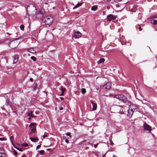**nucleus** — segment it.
Segmentation results:
<instances>
[{
    "label": "nucleus",
    "mask_w": 157,
    "mask_h": 157,
    "mask_svg": "<svg viewBox=\"0 0 157 157\" xmlns=\"http://www.w3.org/2000/svg\"><path fill=\"white\" fill-rule=\"evenodd\" d=\"M116 18V16L112 14L108 15L106 18L107 20L108 21H110L112 20L115 19Z\"/></svg>",
    "instance_id": "obj_9"
},
{
    "label": "nucleus",
    "mask_w": 157,
    "mask_h": 157,
    "mask_svg": "<svg viewBox=\"0 0 157 157\" xmlns=\"http://www.w3.org/2000/svg\"><path fill=\"white\" fill-rule=\"evenodd\" d=\"M44 11L43 9H41L40 11L39 12V13L37 14V17H38L39 16L40 17V19H42L43 15L44 13Z\"/></svg>",
    "instance_id": "obj_11"
},
{
    "label": "nucleus",
    "mask_w": 157,
    "mask_h": 157,
    "mask_svg": "<svg viewBox=\"0 0 157 157\" xmlns=\"http://www.w3.org/2000/svg\"><path fill=\"white\" fill-rule=\"evenodd\" d=\"M105 59L104 58H101L100 60L98 61V64H100L103 63L105 61Z\"/></svg>",
    "instance_id": "obj_18"
},
{
    "label": "nucleus",
    "mask_w": 157,
    "mask_h": 157,
    "mask_svg": "<svg viewBox=\"0 0 157 157\" xmlns=\"http://www.w3.org/2000/svg\"><path fill=\"white\" fill-rule=\"evenodd\" d=\"M47 135H44L43 136V137L44 138H45V137H47Z\"/></svg>",
    "instance_id": "obj_42"
},
{
    "label": "nucleus",
    "mask_w": 157,
    "mask_h": 157,
    "mask_svg": "<svg viewBox=\"0 0 157 157\" xmlns=\"http://www.w3.org/2000/svg\"><path fill=\"white\" fill-rule=\"evenodd\" d=\"M65 142L67 143H69L68 140L67 139H66L65 140Z\"/></svg>",
    "instance_id": "obj_37"
},
{
    "label": "nucleus",
    "mask_w": 157,
    "mask_h": 157,
    "mask_svg": "<svg viewBox=\"0 0 157 157\" xmlns=\"http://www.w3.org/2000/svg\"><path fill=\"white\" fill-rule=\"evenodd\" d=\"M98 9V6H92L91 8V10L93 11H96Z\"/></svg>",
    "instance_id": "obj_16"
},
{
    "label": "nucleus",
    "mask_w": 157,
    "mask_h": 157,
    "mask_svg": "<svg viewBox=\"0 0 157 157\" xmlns=\"http://www.w3.org/2000/svg\"><path fill=\"white\" fill-rule=\"evenodd\" d=\"M114 98L121 101L126 105H128L130 103V101L127 99L126 97L122 94L115 95Z\"/></svg>",
    "instance_id": "obj_1"
},
{
    "label": "nucleus",
    "mask_w": 157,
    "mask_h": 157,
    "mask_svg": "<svg viewBox=\"0 0 157 157\" xmlns=\"http://www.w3.org/2000/svg\"><path fill=\"white\" fill-rule=\"evenodd\" d=\"M0 157H6L5 154L0 152Z\"/></svg>",
    "instance_id": "obj_20"
},
{
    "label": "nucleus",
    "mask_w": 157,
    "mask_h": 157,
    "mask_svg": "<svg viewBox=\"0 0 157 157\" xmlns=\"http://www.w3.org/2000/svg\"><path fill=\"white\" fill-rule=\"evenodd\" d=\"M6 140V138L4 137L0 138V140L3 141V140Z\"/></svg>",
    "instance_id": "obj_30"
},
{
    "label": "nucleus",
    "mask_w": 157,
    "mask_h": 157,
    "mask_svg": "<svg viewBox=\"0 0 157 157\" xmlns=\"http://www.w3.org/2000/svg\"><path fill=\"white\" fill-rule=\"evenodd\" d=\"M142 29H141V28L140 27L139 28V30L140 31H142Z\"/></svg>",
    "instance_id": "obj_40"
},
{
    "label": "nucleus",
    "mask_w": 157,
    "mask_h": 157,
    "mask_svg": "<svg viewBox=\"0 0 157 157\" xmlns=\"http://www.w3.org/2000/svg\"><path fill=\"white\" fill-rule=\"evenodd\" d=\"M63 93H62H62H61V94L60 95V96H63Z\"/></svg>",
    "instance_id": "obj_44"
},
{
    "label": "nucleus",
    "mask_w": 157,
    "mask_h": 157,
    "mask_svg": "<svg viewBox=\"0 0 157 157\" xmlns=\"http://www.w3.org/2000/svg\"><path fill=\"white\" fill-rule=\"evenodd\" d=\"M43 21H44L46 25H49L52 23L53 21V18L51 16H47L44 18Z\"/></svg>",
    "instance_id": "obj_4"
},
{
    "label": "nucleus",
    "mask_w": 157,
    "mask_h": 157,
    "mask_svg": "<svg viewBox=\"0 0 157 157\" xmlns=\"http://www.w3.org/2000/svg\"><path fill=\"white\" fill-rule=\"evenodd\" d=\"M22 146L27 147L28 146V144L26 143H23L22 145Z\"/></svg>",
    "instance_id": "obj_27"
},
{
    "label": "nucleus",
    "mask_w": 157,
    "mask_h": 157,
    "mask_svg": "<svg viewBox=\"0 0 157 157\" xmlns=\"http://www.w3.org/2000/svg\"><path fill=\"white\" fill-rule=\"evenodd\" d=\"M137 111V107L135 105L132 104L130 105L129 107L128 111V115L129 116H131L134 112Z\"/></svg>",
    "instance_id": "obj_2"
},
{
    "label": "nucleus",
    "mask_w": 157,
    "mask_h": 157,
    "mask_svg": "<svg viewBox=\"0 0 157 157\" xmlns=\"http://www.w3.org/2000/svg\"><path fill=\"white\" fill-rule=\"evenodd\" d=\"M50 148H48V149H47V151H48V150H50Z\"/></svg>",
    "instance_id": "obj_48"
},
{
    "label": "nucleus",
    "mask_w": 157,
    "mask_h": 157,
    "mask_svg": "<svg viewBox=\"0 0 157 157\" xmlns=\"http://www.w3.org/2000/svg\"><path fill=\"white\" fill-rule=\"evenodd\" d=\"M60 89L61 90L62 92L64 93V92L65 90V88H63L62 87H61L60 88Z\"/></svg>",
    "instance_id": "obj_23"
},
{
    "label": "nucleus",
    "mask_w": 157,
    "mask_h": 157,
    "mask_svg": "<svg viewBox=\"0 0 157 157\" xmlns=\"http://www.w3.org/2000/svg\"><path fill=\"white\" fill-rule=\"evenodd\" d=\"M31 117H29L28 118V119H29V120H30V119H31Z\"/></svg>",
    "instance_id": "obj_47"
},
{
    "label": "nucleus",
    "mask_w": 157,
    "mask_h": 157,
    "mask_svg": "<svg viewBox=\"0 0 157 157\" xmlns=\"http://www.w3.org/2000/svg\"><path fill=\"white\" fill-rule=\"evenodd\" d=\"M10 140H11V141L12 142V143L13 144V142H12V139L13 138V136H10Z\"/></svg>",
    "instance_id": "obj_32"
},
{
    "label": "nucleus",
    "mask_w": 157,
    "mask_h": 157,
    "mask_svg": "<svg viewBox=\"0 0 157 157\" xmlns=\"http://www.w3.org/2000/svg\"><path fill=\"white\" fill-rule=\"evenodd\" d=\"M18 44V42L17 41V39H16L10 41L9 44V46L11 48H14L17 47Z\"/></svg>",
    "instance_id": "obj_5"
},
{
    "label": "nucleus",
    "mask_w": 157,
    "mask_h": 157,
    "mask_svg": "<svg viewBox=\"0 0 157 157\" xmlns=\"http://www.w3.org/2000/svg\"><path fill=\"white\" fill-rule=\"evenodd\" d=\"M28 52L33 54H34L36 52V51L33 48H29L28 49Z\"/></svg>",
    "instance_id": "obj_13"
},
{
    "label": "nucleus",
    "mask_w": 157,
    "mask_h": 157,
    "mask_svg": "<svg viewBox=\"0 0 157 157\" xmlns=\"http://www.w3.org/2000/svg\"><path fill=\"white\" fill-rule=\"evenodd\" d=\"M111 1V0H107L106 1L107 2H110Z\"/></svg>",
    "instance_id": "obj_46"
},
{
    "label": "nucleus",
    "mask_w": 157,
    "mask_h": 157,
    "mask_svg": "<svg viewBox=\"0 0 157 157\" xmlns=\"http://www.w3.org/2000/svg\"><path fill=\"white\" fill-rule=\"evenodd\" d=\"M110 144L111 145H113V142L112 141V140H110Z\"/></svg>",
    "instance_id": "obj_35"
},
{
    "label": "nucleus",
    "mask_w": 157,
    "mask_h": 157,
    "mask_svg": "<svg viewBox=\"0 0 157 157\" xmlns=\"http://www.w3.org/2000/svg\"><path fill=\"white\" fill-rule=\"evenodd\" d=\"M66 135L68 136H70L71 133L69 132H67L66 134Z\"/></svg>",
    "instance_id": "obj_34"
},
{
    "label": "nucleus",
    "mask_w": 157,
    "mask_h": 157,
    "mask_svg": "<svg viewBox=\"0 0 157 157\" xmlns=\"http://www.w3.org/2000/svg\"><path fill=\"white\" fill-rule=\"evenodd\" d=\"M21 157H25V155H22Z\"/></svg>",
    "instance_id": "obj_49"
},
{
    "label": "nucleus",
    "mask_w": 157,
    "mask_h": 157,
    "mask_svg": "<svg viewBox=\"0 0 157 157\" xmlns=\"http://www.w3.org/2000/svg\"><path fill=\"white\" fill-rule=\"evenodd\" d=\"M44 151L43 150H41L39 151V153L40 155H43L44 153Z\"/></svg>",
    "instance_id": "obj_26"
},
{
    "label": "nucleus",
    "mask_w": 157,
    "mask_h": 157,
    "mask_svg": "<svg viewBox=\"0 0 157 157\" xmlns=\"http://www.w3.org/2000/svg\"><path fill=\"white\" fill-rule=\"evenodd\" d=\"M92 104L93 106L92 109L93 110H95L96 109L97 106L96 104L94 103V102H92Z\"/></svg>",
    "instance_id": "obj_14"
},
{
    "label": "nucleus",
    "mask_w": 157,
    "mask_h": 157,
    "mask_svg": "<svg viewBox=\"0 0 157 157\" xmlns=\"http://www.w3.org/2000/svg\"><path fill=\"white\" fill-rule=\"evenodd\" d=\"M14 147L16 148L17 149V150H19V151H23V150L21 149V148H18V147H15V146H14Z\"/></svg>",
    "instance_id": "obj_29"
},
{
    "label": "nucleus",
    "mask_w": 157,
    "mask_h": 157,
    "mask_svg": "<svg viewBox=\"0 0 157 157\" xmlns=\"http://www.w3.org/2000/svg\"><path fill=\"white\" fill-rule=\"evenodd\" d=\"M31 7V8H33L35 10H36V7L34 5V4H29V5H28L26 8V11H28V10H29V7Z\"/></svg>",
    "instance_id": "obj_12"
},
{
    "label": "nucleus",
    "mask_w": 157,
    "mask_h": 157,
    "mask_svg": "<svg viewBox=\"0 0 157 157\" xmlns=\"http://www.w3.org/2000/svg\"><path fill=\"white\" fill-rule=\"evenodd\" d=\"M115 156L114 155H113V157H115Z\"/></svg>",
    "instance_id": "obj_50"
},
{
    "label": "nucleus",
    "mask_w": 157,
    "mask_h": 157,
    "mask_svg": "<svg viewBox=\"0 0 157 157\" xmlns=\"http://www.w3.org/2000/svg\"><path fill=\"white\" fill-rule=\"evenodd\" d=\"M37 89V86L36 85H35L33 86V90H35Z\"/></svg>",
    "instance_id": "obj_28"
},
{
    "label": "nucleus",
    "mask_w": 157,
    "mask_h": 157,
    "mask_svg": "<svg viewBox=\"0 0 157 157\" xmlns=\"http://www.w3.org/2000/svg\"><path fill=\"white\" fill-rule=\"evenodd\" d=\"M82 3H79L77 4V5H76L73 8V9H75L78 7H79L80 6H82Z\"/></svg>",
    "instance_id": "obj_15"
},
{
    "label": "nucleus",
    "mask_w": 157,
    "mask_h": 157,
    "mask_svg": "<svg viewBox=\"0 0 157 157\" xmlns=\"http://www.w3.org/2000/svg\"><path fill=\"white\" fill-rule=\"evenodd\" d=\"M86 92V90L85 88H82V93L83 94H85Z\"/></svg>",
    "instance_id": "obj_21"
},
{
    "label": "nucleus",
    "mask_w": 157,
    "mask_h": 157,
    "mask_svg": "<svg viewBox=\"0 0 157 157\" xmlns=\"http://www.w3.org/2000/svg\"><path fill=\"white\" fill-rule=\"evenodd\" d=\"M31 59L34 61H36V58L34 56H31Z\"/></svg>",
    "instance_id": "obj_25"
},
{
    "label": "nucleus",
    "mask_w": 157,
    "mask_h": 157,
    "mask_svg": "<svg viewBox=\"0 0 157 157\" xmlns=\"http://www.w3.org/2000/svg\"><path fill=\"white\" fill-rule=\"evenodd\" d=\"M157 23V20H154L153 24H156Z\"/></svg>",
    "instance_id": "obj_31"
},
{
    "label": "nucleus",
    "mask_w": 157,
    "mask_h": 157,
    "mask_svg": "<svg viewBox=\"0 0 157 157\" xmlns=\"http://www.w3.org/2000/svg\"><path fill=\"white\" fill-rule=\"evenodd\" d=\"M82 36L81 33L79 31L75 32L72 36V38L75 39L81 37Z\"/></svg>",
    "instance_id": "obj_6"
},
{
    "label": "nucleus",
    "mask_w": 157,
    "mask_h": 157,
    "mask_svg": "<svg viewBox=\"0 0 157 157\" xmlns=\"http://www.w3.org/2000/svg\"><path fill=\"white\" fill-rule=\"evenodd\" d=\"M63 109V108L62 107H61L60 108H59V109L60 110H62Z\"/></svg>",
    "instance_id": "obj_43"
},
{
    "label": "nucleus",
    "mask_w": 157,
    "mask_h": 157,
    "mask_svg": "<svg viewBox=\"0 0 157 157\" xmlns=\"http://www.w3.org/2000/svg\"><path fill=\"white\" fill-rule=\"evenodd\" d=\"M35 123H31L29 125V127L30 129L31 130V133L32 132H35L36 130V128L35 126Z\"/></svg>",
    "instance_id": "obj_8"
},
{
    "label": "nucleus",
    "mask_w": 157,
    "mask_h": 157,
    "mask_svg": "<svg viewBox=\"0 0 157 157\" xmlns=\"http://www.w3.org/2000/svg\"><path fill=\"white\" fill-rule=\"evenodd\" d=\"M98 145V144H95L94 145V147L95 148H96L97 146Z\"/></svg>",
    "instance_id": "obj_36"
},
{
    "label": "nucleus",
    "mask_w": 157,
    "mask_h": 157,
    "mask_svg": "<svg viewBox=\"0 0 157 157\" xmlns=\"http://www.w3.org/2000/svg\"><path fill=\"white\" fill-rule=\"evenodd\" d=\"M30 80L31 82H33V79L32 78H30Z\"/></svg>",
    "instance_id": "obj_39"
},
{
    "label": "nucleus",
    "mask_w": 157,
    "mask_h": 157,
    "mask_svg": "<svg viewBox=\"0 0 157 157\" xmlns=\"http://www.w3.org/2000/svg\"><path fill=\"white\" fill-rule=\"evenodd\" d=\"M20 28L21 30L24 31V26L23 25H21L20 26Z\"/></svg>",
    "instance_id": "obj_24"
},
{
    "label": "nucleus",
    "mask_w": 157,
    "mask_h": 157,
    "mask_svg": "<svg viewBox=\"0 0 157 157\" xmlns=\"http://www.w3.org/2000/svg\"><path fill=\"white\" fill-rule=\"evenodd\" d=\"M60 98L62 100H63L64 99L62 97H60Z\"/></svg>",
    "instance_id": "obj_45"
},
{
    "label": "nucleus",
    "mask_w": 157,
    "mask_h": 157,
    "mask_svg": "<svg viewBox=\"0 0 157 157\" xmlns=\"http://www.w3.org/2000/svg\"><path fill=\"white\" fill-rule=\"evenodd\" d=\"M111 86V83L110 82H108L106 83L102 87V88L103 89L105 90V89H109L110 87Z\"/></svg>",
    "instance_id": "obj_10"
},
{
    "label": "nucleus",
    "mask_w": 157,
    "mask_h": 157,
    "mask_svg": "<svg viewBox=\"0 0 157 157\" xmlns=\"http://www.w3.org/2000/svg\"><path fill=\"white\" fill-rule=\"evenodd\" d=\"M144 130L148 131L150 132L151 130V127L145 122H144L143 124Z\"/></svg>",
    "instance_id": "obj_7"
},
{
    "label": "nucleus",
    "mask_w": 157,
    "mask_h": 157,
    "mask_svg": "<svg viewBox=\"0 0 157 157\" xmlns=\"http://www.w3.org/2000/svg\"><path fill=\"white\" fill-rule=\"evenodd\" d=\"M14 151V153L15 155H17V152L15 151Z\"/></svg>",
    "instance_id": "obj_38"
},
{
    "label": "nucleus",
    "mask_w": 157,
    "mask_h": 157,
    "mask_svg": "<svg viewBox=\"0 0 157 157\" xmlns=\"http://www.w3.org/2000/svg\"><path fill=\"white\" fill-rule=\"evenodd\" d=\"M28 115L29 117H35V116H33V113H32V111H31V112H30L28 113Z\"/></svg>",
    "instance_id": "obj_19"
},
{
    "label": "nucleus",
    "mask_w": 157,
    "mask_h": 157,
    "mask_svg": "<svg viewBox=\"0 0 157 157\" xmlns=\"http://www.w3.org/2000/svg\"><path fill=\"white\" fill-rule=\"evenodd\" d=\"M18 61V59L17 58H14L13 59V63H16Z\"/></svg>",
    "instance_id": "obj_22"
},
{
    "label": "nucleus",
    "mask_w": 157,
    "mask_h": 157,
    "mask_svg": "<svg viewBox=\"0 0 157 157\" xmlns=\"http://www.w3.org/2000/svg\"><path fill=\"white\" fill-rule=\"evenodd\" d=\"M41 145V144H40L38 145V146H37L36 147V149H37L39 148L40 147Z\"/></svg>",
    "instance_id": "obj_33"
},
{
    "label": "nucleus",
    "mask_w": 157,
    "mask_h": 157,
    "mask_svg": "<svg viewBox=\"0 0 157 157\" xmlns=\"http://www.w3.org/2000/svg\"><path fill=\"white\" fill-rule=\"evenodd\" d=\"M0 150H2V148H0Z\"/></svg>",
    "instance_id": "obj_51"
},
{
    "label": "nucleus",
    "mask_w": 157,
    "mask_h": 157,
    "mask_svg": "<svg viewBox=\"0 0 157 157\" xmlns=\"http://www.w3.org/2000/svg\"><path fill=\"white\" fill-rule=\"evenodd\" d=\"M122 0H115L116 2H119L121 1Z\"/></svg>",
    "instance_id": "obj_41"
},
{
    "label": "nucleus",
    "mask_w": 157,
    "mask_h": 157,
    "mask_svg": "<svg viewBox=\"0 0 157 157\" xmlns=\"http://www.w3.org/2000/svg\"><path fill=\"white\" fill-rule=\"evenodd\" d=\"M113 108L115 113H120V114H123L124 113L122 106L116 105L113 106Z\"/></svg>",
    "instance_id": "obj_3"
},
{
    "label": "nucleus",
    "mask_w": 157,
    "mask_h": 157,
    "mask_svg": "<svg viewBox=\"0 0 157 157\" xmlns=\"http://www.w3.org/2000/svg\"><path fill=\"white\" fill-rule=\"evenodd\" d=\"M30 139L32 141L36 142L38 140L37 138L30 137Z\"/></svg>",
    "instance_id": "obj_17"
}]
</instances>
